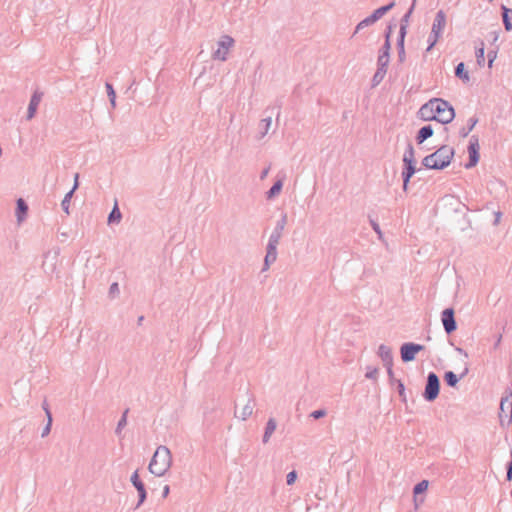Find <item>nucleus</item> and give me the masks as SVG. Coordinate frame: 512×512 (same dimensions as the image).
I'll return each instance as SVG.
<instances>
[{"label":"nucleus","instance_id":"obj_1","mask_svg":"<svg viewBox=\"0 0 512 512\" xmlns=\"http://www.w3.org/2000/svg\"><path fill=\"white\" fill-rule=\"evenodd\" d=\"M420 117L425 121L436 120L446 124L454 119V109L442 99H432L419 110Z\"/></svg>","mask_w":512,"mask_h":512},{"label":"nucleus","instance_id":"obj_2","mask_svg":"<svg viewBox=\"0 0 512 512\" xmlns=\"http://www.w3.org/2000/svg\"><path fill=\"white\" fill-rule=\"evenodd\" d=\"M454 157V149L450 146L444 145L436 150L434 153L426 156L423 159V165L427 169H444L447 167Z\"/></svg>","mask_w":512,"mask_h":512},{"label":"nucleus","instance_id":"obj_3","mask_svg":"<svg viewBox=\"0 0 512 512\" xmlns=\"http://www.w3.org/2000/svg\"><path fill=\"white\" fill-rule=\"evenodd\" d=\"M172 464V456L170 450L165 446H159L150 463H149V471L157 476H163L171 467Z\"/></svg>","mask_w":512,"mask_h":512},{"label":"nucleus","instance_id":"obj_4","mask_svg":"<svg viewBox=\"0 0 512 512\" xmlns=\"http://www.w3.org/2000/svg\"><path fill=\"white\" fill-rule=\"evenodd\" d=\"M445 25H446V15L443 11H439L436 14L434 23L432 25L431 33L428 37V43H429V45L427 47L428 51L431 50L433 48V46L439 40L440 36L443 33Z\"/></svg>","mask_w":512,"mask_h":512},{"label":"nucleus","instance_id":"obj_5","mask_svg":"<svg viewBox=\"0 0 512 512\" xmlns=\"http://www.w3.org/2000/svg\"><path fill=\"white\" fill-rule=\"evenodd\" d=\"M499 420L502 425L512 421V392L507 391L501 398Z\"/></svg>","mask_w":512,"mask_h":512},{"label":"nucleus","instance_id":"obj_6","mask_svg":"<svg viewBox=\"0 0 512 512\" xmlns=\"http://www.w3.org/2000/svg\"><path fill=\"white\" fill-rule=\"evenodd\" d=\"M403 162L406 166V170L403 172V178H404L403 188H404V190H406L408 183L410 181V178L415 173V166H414L415 156H414V150L412 147H410L409 150L405 153V155L403 157Z\"/></svg>","mask_w":512,"mask_h":512},{"label":"nucleus","instance_id":"obj_7","mask_svg":"<svg viewBox=\"0 0 512 512\" xmlns=\"http://www.w3.org/2000/svg\"><path fill=\"white\" fill-rule=\"evenodd\" d=\"M234 45V40L232 37L225 35L221 38L218 43V48L213 53V58L221 61H225L227 59L230 48Z\"/></svg>","mask_w":512,"mask_h":512},{"label":"nucleus","instance_id":"obj_8","mask_svg":"<svg viewBox=\"0 0 512 512\" xmlns=\"http://www.w3.org/2000/svg\"><path fill=\"white\" fill-rule=\"evenodd\" d=\"M439 379L436 374L430 373L428 375L427 385L425 387L424 397L428 401H432L437 398L439 394Z\"/></svg>","mask_w":512,"mask_h":512},{"label":"nucleus","instance_id":"obj_9","mask_svg":"<svg viewBox=\"0 0 512 512\" xmlns=\"http://www.w3.org/2000/svg\"><path fill=\"white\" fill-rule=\"evenodd\" d=\"M394 6V2L376 9L372 15L362 20L356 27V32L366 26L372 25Z\"/></svg>","mask_w":512,"mask_h":512},{"label":"nucleus","instance_id":"obj_10","mask_svg":"<svg viewBox=\"0 0 512 512\" xmlns=\"http://www.w3.org/2000/svg\"><path fill=\"white\" fill-rule=\"evenodd\" d=\"M424 349V346L414 343H406L401 347V358L404 362L413 361L416 354Z\"/></svg>","mask_w":512,"mask_h":512},{"label":"nucleus","instance_id":"obj_11","mask_svg":"<svg viewBox=\"0 0 512 512\" xmlns=\"http://www.w3.org/2000/svg\"><path fill=\"white\" fill-rule=\"evenodd\" d=\"M279 238H280L279 234L272 236L270 238L268 248H267V254L265 257V265L266 266H269L270 263H272L276 260V257H277L276 249H277V245L279 243Z\"/></svg>","mask_w":512,"mask_h":512},{"label":"nucleus","instance_id":"obj_12","mask_svg":"<svg viewBox=\"0 0 512 512\" xmlns=\"http://www.w3.org/2000/svg\"><path fill=\"white\" fill-rule=\"evenodd\" d=\"M442 323L447 333H451L456 329L453 309L448 308L442 312Z\"/></svg>","mask_w":512,"mask_h":512},{"label":"nucleus","instance_id":"obj_13","mask_svg":"<svg viewBox=\"0 0 512 512\" xmlns=\"http://www.w3.org/2000/svg\"><path fill=\"white\" fill-rule=\"evenodd\" d=\"M469 152V163L466 164L467 168L475 166L479 161V144L477 141L471 142L468 147Z\"/></svg>","mask_w":512,"mask_h":512},{"label":"nucleus","instance_id":"obj_14","mask_svg":"<svg viewBox=\"0 0 512 512\" xmlns=\"http://www.w3.org/2000/svg\"><path fill=\"white\" fill-rule=\"evenodd\" d=\"M131 481L134 485V487L137 489L138 493H139V504L143 503L145 498H146V491H145V488H144V484L143 482L140 480L139 478V473L138 471H135L132 476H131Z\"/></svg>","mask_w":512,"mask_h":512},{"label":"nucleus","instance_id":"obj_15","mask_svg":"<svg viewBox=\"0 0 512 512\" xmlns=\"http://www.w3.org/2000/svg\"><path fill=\"white\" fill-rule=\"evenodd\" d=\"M43 94L40 92H34L31 97L29 107H28V119H32L37 111L38 105L42 100Z\"/></svg>","mask_w":512,"mask_h":512},{"label":"nucleus","instance_id":"obj_16","mask_svg":"<svg viewBox=\"0 0 512 512\" xmlns=\"http://www.w3.org/2000/svg\"><path fill=\"white\" fill-rule=\"evenodd\" d=\"M253 413V405L248 402L246 403L241 409H237L235 414L236 417L241 420H246L248 417H250Z\"/></svg>","mask_w":512,"mask_h":512},{"label":"nucleus","instance_id":"obj_17","mask_svg":"<svg viewBox=\"0 0 512 512\" xmlns=\"http://www.w3.org/2000/svg\"><path fill=\"white\" fill-rule=\"evenodd\" d=\"M433 135V129L431 126H424L422 127L417 135V141L418 143L424 142L427 138L431 137Z\"/></svg>","mask_w":512,"mask_h":512},{"label":"nucleus","instance_id":"obj_18","mask_svg":"<svg viewBox=\"0 0 512 512\" xmlns=\"http://www.w3.org/2000/svg\"><path fill=\"white\" fill-rule=\"evenodd\" d=\"M503 22L506 30L512 29V10L503 6Z\"/></svg>","mask_w":512,"mask_h":512},{"label":"nucleus","instance_id":"obj_19","mask_svg":"<svg viewBox=\"0 0 512 512\" xmlns=\"http://www.w3.org/2000/svg\"><path fill=\"white\" fill-rule=\"evenodd\" d=\"M455 74L458 78H460L461 80H463L464 82H468L469 81V74L468 72L465 70V66H464V63H459L456 67V70H455Z\"/></svg>","mask_w":512,"mask_h":512},{"label":"nucleus","instance_id":"obj_20","mask_svg":"<svg viewBox=\"0 0 512 512\" xmlns=\"http://www.w3.org/2000/svg\"><path fill=\"white\" fill-rule=\"evenodd\" d=\"M276 429V422L273 419H270L267 423L266 430L264 433L263 440L264 442H267L271 435L274 433Z\"/></svg>","mask_w":512,"mask_h":512},{"label":"nucleus","instance_id":"obj_21","mask_svg":"<svg viewBox=\"0 0 512 512\" xmlns=\"http://www.w3.org/2000/svg\"><path fill=\"white\" fill-rule=\"evenodd\" d=\"M282 189V181L278 180L268 191L267 197L269 199L273 198L274 196L278 195Z\"/></svg>","mask_w":512,"mask_h":512},{"label":"nucleus","instance_id":"obj_22","mask_svg":"<svg viewBox=\"0 0 512 512\" xmlns=\"http://www.w3.org/2000/svg\"><path fill=\"white\" fill-rule=\"evenodd\" d=\"M78 177H79V175H78V174H76V175H75V184H74L73 189H72L70 192H68V193L66 194V196H65L64 200L62 201V206H63V208L65 209V211H68V203H69V199L71 198V196H72V194H73L74 190H75V189L77 188V186H78Z\"/></svg>","mask_w":512,"mask_h":512},{"label":"nucleus","instance_id":"obj_23","mask_svg":"<svg viewBox=\"0 0 512 512\" xmlns=\"http://www.w3.org/2000/svg\"><path fill=\"white\" fill-rule=\"evenodd\" d=\"M106 90H107V94L109 96L110 103H111L112 107H115L116 106V94L113 89V86L110 83H106Z\"/></svg>","mask_w":512,"mask_h":512},{"label":"nucleus","instance_id":"obj_24","mask_svg":"<svg viewBox=\"0 0 512 512\" xmlns=\"http://www.w3.org/2000/svg\"><path fill=\"white\" fill-rule=\"evenodd\" d=\"M477 62L480 66L484 65L485 57H484V44L481 42L480 47L477 48L476 51Z\"/></svg>","mask_w":512,"mask_h":512},{"label":"nucleus","instance_id":"obj_25","mask_svg":"<svg viewBox=\"0 0 512 512\" xmlns=\"http://www.w3.org/2000/svg\"><path fill=\"white\" fill-rule=\"evenodd\" d=\"M445 381L449 386L454 387L458 383V378L453 372L449 371L445 374Z\"/></svg>","mask_w":512,"mask_h":512},{"label":"nucleus","instance_id":"obj_26","mask_svg":"<svg viewBox=\"0 0 512 512\" xmlns=\"http://www.w3.org/2000/svg\"><path fill=\"white\" fill-rule=\"evenodd\" d=\"M121 218V213L117 207V204H115L112 212L110 213L109 215V223H112V222H118Z\"/></svg>","mask_w":512,"mask_h":512},{"label":"nucleus","instance_id":"obj_27","mask_svg":"<svg viewBox=\"0 0 512 512\" xmlns=\"http://www.w3.org/2000/svg\"><path fill=\"white\" fill-rule=\"evenodd\" d=\"M428 486H429V482L427 480H423V481L419 482L414 487V494H420V493L425 492L428 489Z\"/></svg>","mask_w":512,"mask_h":512},{"label":"nucleus","instance_id":"obj_28","mask_svg":"<svg viewBox=\"0 0 512 512\" xmlns=\"http://www.w3.org/2000/svg\"><path fill=\"white\" fill-rule=\"evenodd\" d=\"M379 353L381 357L385 360L390 361L392 359L391 349L386 346H380Z\"/></svg>","mask_w":512,"mask_h":512},{"label":"nucleus","instance_id":"obj_29","mask_svg":"<svg viewBox=\"0 0 512 512\" xmlns=\"http://www.w3.org/2000/svg\"><path fill=\"white\" fill-rule=\"evenodd\" d=\"M17 208H18V211L21 212L23 215L26 214L27 209H28L27 205L25 204L23 199H19L17 201Z\"/></svg>","mask_w":512,"mask_h":512},{"label":"nucleus","instance_id":"obj_30","mask_svg":"<svg viewBox=\"0 0 512 512\" xmlns=\"http://www.w3.org/2000/svg\"><path fill=\"white\" fill-rule=\"evenodd\" d=\"M296 478H297V474H296L295 471H292V472L288 473V475H287V484L288 485H292L296 481Z\"/></svg>","mask_w":512,"mask_h":512},{"label":"nucleus","instance_id":"obj_31","mask_svg":"<svg viewBox=\"0 0 512 512\" xmlns=\"http://www.w3.org/2000/svg\"><path fill=\"white\" fill-rule=\"evenodd\" d=\"M325 415V411L323 410H316L314 411L311 416L314 417L315 419H318L320 417H323Z\"/></svg>","mask_w":512,"mask_h":512},{"label":"nucleus","instance_id":"obj_32","mask_svg":"<svg viewBox=\"0 0 512 512\" xmlns=\"http://www.w3.org/2000/svg\"><path fill=\"white\" fill-rule=\"evenodd\" d=\"M169 491H170L169 486H168V485H166V486L164 487V489H163V495H164V497H167V495L169 494Z\"/></svg>","mask_w":512,"mask_h":512},{"label":"nucleus","instance_id":"obj_33","mask_svg":"<svg viewBox=\"0 0 512 512\" xmlns=\"http://www.w3.org/2000/svg\"><path fill=\"white\" fill-rule=\"evenodd\" d=\"M268 172H269V169H268V168H267V169H265V170L263 171V173H262V178L266 177V176H267V174H268Z\"/></svg>","mask_w":512,"mask_h":512},{"label":"nucleus","instance_id":"obj_34","mask_svg":"<svg viewBox=\"0 0 512 512\" xmlns=\"http://www.w3.org/2000/svg\"><path fill=\"white\" fill-rule=\"evenodd\" d=\"M46 413H47V416H48V424L50 425L51 423V415H50V412L46 409Z\"/></svg>","mask_w":512,"mask_h":512},{"label":"nucleus","instance_id":"obj_35","mask_svg":"<svg viewBox=\"0 0 512 512\" xmlns=\"http://www.w3.org/2000/svg\"><path fill=\"white\" fill-rule=\"evenodd\" d=\"M494 58H495V57H492V58H490V59H489V67H491V66H492V63H493V61H494Z\"/></svg>","mask_w":512,"mask_h":512},{"label":"nucleus","instance_id":"obj_36","mask_svg":"<svg viewBox=\"0 0 512 512\" xmlns=\"http://www.w3.org/2000/svg\"><path fill=\"white\" fill-rule=\"evenodd\" d=\"M374 229H375L378 233H380V231L378 230V226H377V225H374Z\"/></svg>","mask_w":512,"mask_h":512},{"label":"nucleus","instance_id":"obj_37","mask_svg":"<svg viewBox=\"0 0 512 512\" xmlns=\"http://www.w3.org/2000/svg\"><path fill=\"white\" fill-rule=\"evenodd\" d=\"M116 287H117V284H113L111 288H112L113 290H116Z\"/></svg>","mask_w":512,"mask_h":512},{"label":"nucleus","instance_id":"obj_38","mask_svg":"<svg viewBox=\"0 0 512 512\" xmlns=\"http://www.w3.org/2000/svg\"><path fill=\"white\" fill-rule=\"evenodd\" d=\"M116 287H117V284H113L111 288H112L113 290H116Z\"/></svg>","mask_w":512,"mask_h":512}]
</instances>
